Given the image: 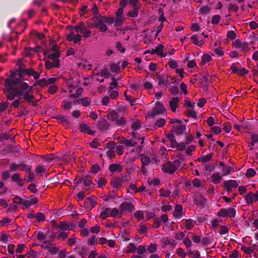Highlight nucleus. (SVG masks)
Segmentation results:
<instances>
[{
  "label": "nucleus",
  "mask_w": 258,
  "mask_h": 258,
  "mask_svg": "<svg viewBox=\"0 0 258 258\" xmlns=\"http://www.w3.org/2000/svg\"><path fill=\"white\" fill-rule=\"evenodd\" d=\"M32 89V87H29L26 83L22 82L20 77L16 78V73H13L6 80L4 91L7 98L10 100L23 96L25 100L31 102L34 99Z\"/></svg>",
  "instance_id": "nucleus-1"
},
{
  "label": "nucleus",
  "mask_w": 258,
  "mask_h": 258,
  "mask_svg": "<svg viewBox=\"0 0 258 258\" xmlns=\"http://www.w3.org/2000/svg\"><path fill=\"white\" fill-rule=\"evenodd\" d=\"M152 160H154L157 164L160 162L158 158L153 153H150L149 155L142 154L141 155V161L142 164L141 171L143 174H145L147 173L146 167L151 163Z\"/></svg>",
  "instance_id": "nucleus-2"
},
{
  "label": "nucleus",
  "mask_w": 258,
  "mask_h": 258,
  "mask_svg": "<svg viewBox=\"0 0 258 258\" xmlns=\"http://www.w3.org/2000/svg\"><path fill=\"white\" fill-rule=\"evenodd\" d=\"M105 20L106 17L100 15L94 17L91 24V27L99 29L102 32H105L107 30Z\"/></svg>",
  "instance_id": "nucleus-3"
},
{
  "label": "nucleus",
  "mask_w": 258,
  "mask_h": 258,
  "mask_svg": "<svg viewBox=\"0 0 258 258\" xmlns=\"http://www.w3.org/2000/svg\"><path fill=\"white\" fill-rule=\"evenodd\" d=\"M180 159H176L173 162L168 161L162 166V170L165 173L172 174L180 166Z\"/></svg>",
  "instance_id": "nucleus-4"
},
{
  "label": "nucleus",
  "mask_w": 258,
  "mask_h": 258,
  "mask_svg": "<svg viewBox=\"0 0 258 258\" xmlns=\"http://www.w3.org/2000/svg\"><path fill=\"white\" fill-rule=\"evenodd\" d=\"M67 85L68 87V91L72 93L70 97L71 98H76L78 97L79 95H80L83 91V89L79 88L77 89L75 86L73 85V81L72 80H69L67 81Z\"/></svg>",
  "instance_id": "nucleus-5"
},
{
  "label": "nucleus",
  "mask_w": 258,
  "mask_h": 258,
  "mask_svg": "<svg viewBox=\"0 0 258 258\" xmlns=\"http://www.w3.org/2000/svg\"><path fill=\"white\" fill-rule=\"evenodd\" d=\"M44 53L46 56L51 60H58L59 54L56 45H53L51 49L45 50Z\"/></svg>",
  "instance_id": "nucleus-6"
},
{
  "label": "nucleus",
  "mask_w": 258,
  "mask_h": 258,
  "mask_svg": "<svg viewBox=\"0 0 258 258\" xmlns=\"http://www.w3.org/2000/svg\"><path fill=\"white\" fill-rule=\"evenodd\" d=\"M73 29L77 33L83 34V37L85 38L89 37L91 34V31L88 30L83 23L74 27Z\"/></svg>",
  "instance_id": "nucleus-7"
},
{
  "label": "nucleus",
  "mask_w": 258,
  "mask_h": 258,
  "mask_svg": "<svg viewBox=\"0 0 258 258\" xmlns=\"http://www.w3.org/2000/svg\"><path fill=\"white\" fill-rule=\"evenodd\" d=\"M219 217H228L230 218L234 217L236 215V211L233 208H228V209H222L217 213Z\"/></svg>",
  "instance_id": "nucleus-8"
},
{
  "label": "nucleus",
  "mask_w": 258,
  "mask_h": 258,
  "mask_svg": "<svg viewBox=\"0 0 258 258\" xmlns=\"http://www.w3.org/2000/svg\"><path fill=\"white\" fill-rule=\"evenodd\" d=\"M166 110L163 104L160 101L156 102L155 106L153 109V111L151 113V116L154 117L155 116L164 113ZM150 115V114H149Z\"/></svg>",
  "instance_id": "nucleus-9"
},
{
  "label": "nucleus",
  "mask_w": 258,
  "mask_h": 258,
  "mask_svg": "<svg viewBox=\"0 0 258 258\" xmlns=\"http://www.w3.org/2000/svg\"><path fill=\"white\" fill-rule=\"evenodd\" d=\"M119 208L123 215L125 212H132L134 209V205L132 203L124 202L120 204Z\"/></svg>",
  "instance_id": "nucleus-10"
},
{
  "label": "nucleus",
  "mask_w": 258,
  "mask_h": 258,
  "mask_svg": "<svg viewBox=\"0 0 258 258\" xmlns=\"http://www.w3.org/2000/svg\"><path fill=\"white\" fill-rule=\"evenodd\" d=\"M76 33L74 29H72V31L68 35L67 39L70 41H73L75 43H77L79 42L82 38L81 35Z\"/></svg>",
  "instance_id": "nucleus-11"
},
{
  "label": "nucleus",
  "mask_w": 258,
  "mask_h": 258,
  "mask_svg": "<svg viewBox=\"0 0 258 258\" xmlns=\"http://www.w3.org/2000/svg\"><path fill=\"white\" fill-rule=\"evenodd\" d=\"M179 99L178 97H172L169 102V106L173 112H175L178 106Z\"/></svg>",
  "instance_id": "nucleus-12"
},
{
  "label": "nucleus",
  "mask_w": 258,
  "mask_h": 258,
  "mask_svg": "<svg viewBox=\"0 0 258 258\" xmlns=\"http://www.w3.org/2000/svg\"><path fill=\"white\" fill-rule=\"evenodd\" d=\"M223 186L227 191H230L232 188L238 186V183L235 180H227L224 181Z\"/></svg>",
  "instance_id": "nucleus-13"
},
{
  "label": "nucleus",
  "mask_w": 258,
  "mask_h": 258,
  "mask_svg": "<svg viewBox=\"0 0 258 258\" xmlns=\"http://www.w3.org/2000/svg\"><path fill=\"white\" fill-rule=\"evenodd\" d=\"M186 129L185 125L182 123L181 121L177 125H173V132L177 135H181Z\"/></svg>",
  "instance_id": "nucleus-14"
},
{
  "label": "nucleus",
  "mask_w": 258,
  "mask_h": 258,
  "mask_svg": "<svg viewBox=\"0 0 258 258\" xmlns=\"http://www.w3.org/2000/svg\"><path fill=\"white\" fill-rule=\"evenodd\" d=\"M173 215L175 218L178 219H179L183 216V212L182 211V207L180 205H177L175 206Z\"/></svg>",
  "instance_id": "nucleus-15"
},
{
  "label": "nucleus",
  "mask_w": 258,
  "mask_h": 258,
  "mask_svg": "<svg viewBox=\"0 0 258 258\" xmlns=\"http://www.w3.org/2000/svg\"><path fill=\"white\" fill-rule=\"evenodd\" d=\"M68 236V233L64 231H59L54 233L52 235V238H57L58 239L64 240Z\"/></svg>",
  "instance_id": "nucleus-16"
},
{
  "label": "nucleus",
  "mask_w": 258,
  "mask_h": 258,
  "mask_svg": "<svg viewBox=\"0 0 258 258\" xmlns=\"http://www.w3.org/2000/svg\"><path fill=\"white\" fill-rule=\"evenodd\" d=\"M222 179V176L219 172H215L211 176V181L213 184H218L220 183Z\"/></svg>",
  "instance_id": "nucleus-17"
},
{
  "label": "nucleus",
  "mask_w": 258,
  "mask_h": 258,
  "mask_svg": "<svg viewBox=\"0 0 258 258\" xmlns=\"http://www.w3.org/2000/svg\"><path fill=\"white\" fill-rule=\"evenodd\" d=\"M109 170L111 172H120L122 170V166L120 163L110 164L109 166Z\"/></svg>",
  "instance_id": "nucleus-18"
},
{
  "label": "nucleus",
  "mask_w": 258,
  "mask_h": 258,
  "mask_svg": "<svg viewBox=\"0 0 258 258\" xmlns=\"http://www.w3.org/2000/svg\"><path fill=\"white\" fill-rule=\"evenodd\" d=\"M110 216L111 217H118L119 218H120L122 216V214L120 211V208L117 209L116 208H110Z\"/></svg>",
  "instance_id": "nucleus-19"
},
{
  "label": "nucleus",
  "mask_w": 258,
  "mask_h": 258,
  "mask_svg": "<svg viewBox=\"0 0 258 258\" xmlns=\"http://www.w3.org/2000/svg\"><path fill=\"white\" fill-rule=\"evenodd\" d=\"M256 193L249 192L245 196L246 202L248 204H252L256 202Z\"/></svg>",
  "instance_id": "nucleus-20"
},
{
  "label": "nucleus",
  "mask_w": 258,
  "mask_h": 258,
  "mask_svg": "<svg viewBox=\"0 0 258 258\" xmlns=\"http://www.w3.org/2000/svg\"><path fill=\"white\" fill-rule=\"evenodd\" d=\"M163 49L164 45L162 44H159L156 49H154L155 54L161 57H165L167 55V54H164L163 53Z\"/></svg>",
  "instance_id": "nucleus-21"
},
{
  "label": "nucleus",
  "mask_w": 258,
  "mask_h": 258,
  "mask_svg": "<svg viewBox=\"0 0 258 258\" xmlns=\"http://www.w3.org/2000/svg\"><path fill=\"white\" fill-rule=\"evenodd\" d=\"M53 62L47 60L45 62V67L47 69H51L52 67H58L59 66V60H52Z\"/></svg>",
  "instance_id": "nucleus-22"
},
{
  "label": "nucleus",
  "mask_w": 258,
  "mask_h": 258,
  "mask_svg": "<svg viewBox=\"0 0 258 258\" xmlns=\"http://www.w3.org/2000/svg\"><path fill=\"white\" fill-rule=\"evenodd\" d=\"M23 72H25L27 75L29 76H33L34 78L36 80L38 79L39 78V74L36 72L34 71L33 69H26L23 70Z\"/></svg>",
  "instance_id": "nucleus-23"
},
{
  "label": "nucleus",
  "mask_w": 258,
  "mask_h": 258,
  "mask_svg": "<svg viewBox=\"0 0 258 258\" xmlns=\"http://www.w3.org/2000/svg\"><path fill=\"white\" fill-rule=\"evenodd\" d=\"M182 222H184L185 228L187 230H191L193 228L194 226V222L192 219H184L182 220Z\"/></svg>",
  "instance_id": "nucleus-24"
},
{
  "label": "nucleus",
  "mask_w": 258,
  "mask_h": 258,
  "mask_svg": "<svg viewBox=\"0 0 258 258\" xmlns=\"http://www.w3.org/2000/svg\"><path fill=\"white\" fill-rule=\"evenodd\" d=\"M213 157V154H209L207 155L204 156L201 158H199L197 159L198 161H201L202 164H204L207 163L209 161H210L212 157Z\"/></svg>",
  "instance_id": "nucleus-25"
},
{
  "label": "nucleus",
  "mask_w": 258,
  "mask_h": 258,
  "mask_svg": "<svg viewBox=\"0 0 258 258\" xmlns=\"http://www.w3.org/2000/svg\"><path fill=\"white\" fill-rule=\"evenodd\" d=\"M96 204V201L92 198H89L85 202V206L88 209L93 208Z\"/></svg>",
  "instance_id": "nucleus-26"
},
{
  "label": "nucleus",
  "mask_w": 258,
  "mask_h": 258,
  "mask_svg": "<svg viewBox=\"0 0 258 258\" xmlns=\"http://www.w3.org/2000/svg\"><path fill=\"white\" fill-rule=\"evenodd\" d=\"M78 103L84 106H89L91 103V99L88 97H83L78 100Z\"/></svg>",
  "instance_id": "nucleus-27"
},
{
  "label": "nucleus",
  "mask_w": 258,
  "mask_h": 258,
  "mask_svg": "<svg viewBox=\"0 0 258 258\" xmlns=\"http://www.w3.org/2000/svg\"><path fill=\"white\" fill-rule=\"evenodd\" d=\"M137 250V247L135 244L133 243H130L126 246V253H135Z\"/></svg>",
  "instance_id": "nucleus-28"
},
{
  "label": "nucleus",
  "mask_w": 258,
  "mask_h": 258,
  "mask_svg": "<svg viewBox=\"0 0 258 258\" xmlns=\"http://www.w3.org/2000/svg\"><path fill=\"white\" fill-rule=\"evenodd\" d=\"M110 208H106L100 213V216L102 219L110 217Z\"/></svg>",
  "instance_id": "nucleus-29"
},
{
  "label": "nucleus",
  "mask_w": 258,
  "mask_h": 258,
  "mask_svg": "<svg viewBox=\"0 0 258 258\" xmlns=\"http://www.w3.org/2000/svg\"><path fill=\"white\" fill-rule=\"evenodd\" d=\"M56 118L59 120V123L62 124L63 125L66 127L68 126L70 124L69 120L66 119L64 116L61 115L57 116Z\"/></svg>",
  "instance_id": "nucleus-30"
},
{
  "label": "nucleus",
  "mask_w": 258,
  "mask_h": 258,
  "mask_svg": "<svg viewBox=\"0 0 258 258\" xmlns=\"http://www.w3.org/2000/svg\"><path fill=\"white\" fill-rule=\"evenodd\" d=\"M78 66L80 68L88 69H90L92 66L87 60H82L81 62L78 63Z\"/></svg>",
  "instance_id": "nucleus-31"
},
{
  "label": "nucleus",
  "mask_w": 258,
  "mask_h": 258,
  "mask_svg": "<svg viewBox=\"0 0 258 258\" xmlns=\"http://www.w3.org/2000/svg\"><path fill=\"white\" fill-rule=\"evenodd\" d=\"M251 142L250 144L251 147L250 148V150L253 149V147L255 143H258V135L256 134H253L251 135Z\"/></svg>",
  "instance_id": "nucleus-32"
},
{
  "label": "nucleus",
  "mask_w": 258,
  "mask_h": 258,
  "mask_svg": "<svg viewBox=\"0 0 258 258\" xmlns=\"http://www.w3.org/2000/svg\"><path fill=\"white\" fill-rule=\"evenodd\" d=\"M107 117L109 120L116 122L118 117V115L116 112L112 111L108 114Z\"/></svg>",
  "instance_id": "nucleus-33"
},
{
  "label": "nucleus",
  "mask_w": 258,
  "mask_h": 258,
  "mask_svg": "<svg viewBox=\"0 0 258 258\" xmlns=\"http://www.w3.org/2000/svg\"><path fill=\"white\" fill-rule=\"evenodd\" d=\"M12 179L13 181L16 182L18 185L20 186H23L22 181L20 178V175L19 174H14L12 177Z\"/></svg>",
  "instance_id": "nucleus-34"
},
{
  "label": "nucleus",
  "mask_w": 258,
  "mask_h": 258,
  "mask_svg": "<svg viewBox=\"0 0 258 258\" xmlns=\"http://www.w3.org/2000/svg\"><path fill=\"white\" fill-rule=\"evenodd\" d=\"M204 170L206 171L210 172L212 171L215 168V165L213 163H206L204 164H202Z\"/></svg>",
  "instance_id": "nucleus-35"
},
{
  "label": "nucleus",
  "mask_w": 258,
  "mask_h": 258,
  "mask_svg": "<svg viewBox=\"0 0 258 258\" xmlns=\"http://www.w3.org/2000/svg\"><path fill=\"white\" fill-rule=\"evenodd\" d=\"M62 106L65 110H70L72 107V102L64 100L62 101Z\"/></svg>",
  "instance_id": "nucleus-36"
},
{
  "label": "nucleus",
  "mask_w": 258,
  "mask_h": 258,
  "mask_svg": "<svg viewBox=\"0 0 258 258\" xmlns=\"http://www.w3.org/2000/svg\"><path fill=\"white\" fill-rule=\"evenodd\" d=\"M32 167L30 165H27L24 163H20L19 166V170L21 171H30L31 170Z\"/></svg>",
  "instance_id": "nucleus-37"
},
{
  "label": "nucleus",
  "mask_w": 258,
  "mask_h": 258,
  "mask_svg": "<svg viewBox=\"0 0 258 258\" xmlns=\"http://www.w3.org/2000/svg\"><path fill=\"white\" fill-rule=\"evenodd\" d=\"M211 12V8L207 6L201 7L200 9V14L202 15L209 14Z\"/></svg>",
  "instance_id": "nucleus-38"
},
{
  "label": "nucleus",
  "mask_w": 258,
  "mask_h": 258,
  "mask_svg": "<svg viewBox=\"0 0 258 258\" xmlns=\"http://www.w3.org/2000/svg\"><path fill=\"white\" fill-rule=\"evenodd\" d=\"M159 193H160V196L167 198L170 196V195L171 194V191L168 189L161 188L159 190Z\"/></svg>",
  "instance_id": "nucleus-39"
},
{
  "label": "nucleus",
  "mask_w": 258,
  "mask_h": 258,
  "mask_svg": "<svg viewBox=\"0 0 258 258\" xmlns=\"http://www.w3.org/2000/svg\"><path fill=\"white\" fill-rule=\"evenodd\" d=\"M211 60V56L209 54H205L202 57L201 63L205 64Z\"/></svg>",
  "instance_id": "nucleus-40"
},
{
  "label": "nucleus",
  "mask_w": 258,
  "mask_h": 258,
  "mask_svg": "<svg viewBox=\"0 0 258 258\" xmlns=\"http://www.w3.org/2000/svg\"><path fill=\"white\" fill-rule=\"evenodd\" d=\"M47 83L46 81V79H43L37 81L33 85L34 87L36 86H39L41 87H43L44 86H47Z\"/></svg>",
  "instance_id": "nucleus-41"
},
{
  "label": "nucleus",
  "mask_w": 258,
  "mask_h": 258,
  "mask_svg": "<svg viewBox=\"0 0 258 258\" xmlns=\"http://www.w3.org/2000/svg\"><path fill=\"white\" fill-rule=\"evenodd\" d=\"M83 182L85 186H89L91 184V181L89 179V177L86 176L80 179L79 181L77 182V184L80 182Z\"/></svg>",
  "instance_id": "nucleus-42"
},
{
  "label": "nucleus",
  "mask_w": 258,
  "mask_h": 258,
  "mask_svg": "<svg viewBox=\"0 0 258 258\" xmlns=\"http://www.w3.org/2000/svg\"><path fill=\"white\" fill-rule=\"evenodd\" d=\"M163 26V24L162 23H160L159 25H157L154 27L153 31H152L151 33H153L154 31H156V33L155 34V36L157 37L158 34L162 31Z\"/></svg>",
  "instance_id": "nucleus-43"
},
{
  "label": "nucleus",
  "mask_w": 258,
  "mask_h": 258,
  "mask_svg": "<svg viewBox=\"0 0 258 258\" xmlns=\"http://www.w3.org/2000/svg\"><path fill=\"white\" fill-rule=\"evenodd\" d=\"M97 77H100L101 78H107L109 76V73L107 70H102L100 73H97Z\"/></svg>",
  "instance_id": "nucleus-44"
},
{
  "label": "nucleus",
  "mask_w": 258,
  "mask_h": 258,
  "mask_svg": "<svg viewBox=\"0 0 258 258\" xmlns=\"http://www.w3.org/2000/svg\"><path fill=\"white\" fill-rule=\"evenodd\" d=\"M191 39L192 41V42L196 44V45H198L199 46H202L203 44V41H198V37L197 35H192L191 37Z\"/></svg>",
  "instance_id": "nucleus-45"
},
{
  "label": "nucleus",
  "mask_w": 258,
  "mask_h": 258,
  "mask_svg": "<svg viewBox=\"0 0 258 258\" xmlns=\"http://www.w3.org/2000/svg\"><path fill=\"white\" fill-rule=\"evenodd\" d=\"M134 216L138 220H141L144 218V213L142 211H136L134 213Z\"/></svg>",
  "instance_id": "nucleus-46"
},
{
  "label": "nucleus",
  "mask_w": 258,
  "mask_h": 258,
  "mask_svg": "<svg viewBox=\"0 0 258 258\" xmlns=\"http://www.w3.org/2000/svg\"><path fill=\"white\" fill-rule=\"evenodd\" d=\"M123 17L116 16L114 20V25L116 26H121L123 23Z\"/></svg>",
  "instance_id": "nucleus-47"
},
{
  "label": "nucleus",
  "mask_w": 258,
  "mask_h": 258,
  "mask_svg": "<svg viewBox=\"0 0 258 258\" xmlns=\"http://www.w3.org/2000/svg\"><path fill=\"white\" fill-rule=\"evenodd\" d=\"M46 168L42 165H38L35 169V171L38 174H43L46 171Z\"/></svg>",
  "instance_id": "nucleus-48"
},
{
  "label": "nucleus",
  "mask_w": 258,
  "mask_h": 258,
  "mask_svg": "<svg viewBox=\"0 0 258 258\" xmlns=\"http://www.w3.org/2000/svg\"><path fill=\"white\" fill-rule=\"evenodd\" d=\"M136 251L138 255H142L146 251V247L143 245H139L138 247L137 248Z\"/></svg>",
  "instance_id": "nucleus-49"
},
{
  "label": "nucleus",
  "mask_w": 258,
  "mask_h": 258,
  "mask_svg": "<svg viewBox=\"0 0 258 258\" xmlns=\"http://www.w3.org/2000/svg\"><path fill=\"white\" fill-rule=\"evenodd\" d=\"M133 10L128 12V16L131 17L135 18L138 14V10L136 7H133Z\"/></svg>",
  "instance_id": "nucleus-50"
},
{
  "label": "nucleus",
  "mask_w": 258,
  "mask_h": 258,
  "mask_svg": "<svg viewBox=\"0 0 258 258\" xmlns=\"http://www.w3.org/2000/svg\"><path fill=\"white\" fill-rule=\"evenodd\" d=\"M222 171L223 173V176H226L230 173L232 171V168L229 166H224Z\"/></svg>",
  "instance_id": "nucleus-51"
},
{
  "label": "nucleus",
  "mask_w": 258,
  "mask_h": 258,
  "mask_svg": "<svg viewBox=\"0 0 258 258\" xmlns=\"http://www.w3.org/2000/svg\"><path fill=\"white\" fill-rule=\"evenodd\" d=\"M120 69L119 64H118L113 63L110 66V70L112 72L118 73L120 71Z\"/></svg>",
  "instance_id": "nucleus-52"
},
{
  "label": "nucleus",
  "mask_w": 258,
  "mask_h": 258,
  "mask_svg": "<svg viewBox=\"0 0 258 258\" xmlns=\"http://www.w3.org/2000/svg\"><path fill=\"white\" fill-rule=\"evenodd\" d=\"M186 115L188 117H192L193 118H196L197 116V112L192 109H190L187 111Z\"/></svg>",
  "instance_id": "nucleus-53"
},
{
  "label": "nucleus",
  "mask_w": 258,
  "mask_h": 258,
  "mask_svg": "<svg viewBox=\"0 0 258 258\" xmlns=\"http://www.w3.org/2000/svg\"><path fill=\"white\" fill-rule=\"evenodd\" d=\"M123 144L127 147H130V146L132 147V146H134L135 145H136L137 144V143L134 140H126L124 141Z\"/></svg>",
  "instance_id": "nucleus-54"
},
{
  "label": "nucleus",
  "mask_w": 258,
  "mask_h": 258,
  "mask_svg": "<svg viewBox=\"0 0 258 258\" xmlns=\"http://www.w3.org/2000/svg\"><path fill=\"white\" fill-rule=\"evenodd\" d=\"M121 180L119 178H116L111 181L112 185L114 187H118L121 185Z\"/></svg>",
  "instance_id": "nucleus-55"
},
{
  "label": "nucleus",
  "mask_w": 258,
  "mask_h": 258,
  "mask_svg": "<svg viewBox=\"0 0 258 258\" xmlns=\"http://www.w3.org/2000/svg\"><path fill=\"white\" fill-rule=\"evenodd\" d=\"M231 128V125L229 122H225L223 124V130L226 133H229L230 132Z\"/></svg>",
  "instance_id": "nucleus-56"
},
{
  "label": "nucleus",
  "mask_w": 258,
  "mask_h": 258,
  "mask_svg": "<svg viewBox=\"0 0 258 258\" xmlns=\"http://www.w3.org/2000/svg\"><path fill=\"white\" fill-rule=\"evenodd\" d=\"M167 138L171 141L172 146L174 147L177 144V142L174 139V136L173 134H169L167 136Z\"/></svg>",
  "instance_id": "nucleus-57"
},
{
  "label": "nucleus",
  "mask_w": 258,
  "mask_h": 258,
  "mask_svg": "<svg viewBox=\"0 0 258 258\" xmlns=\"http://www.w3.org/2000/svg\"><path fill=\"white\" fill-rule=\"evenodd\" d=\"M220 19V16L218 15H216L213 16L211 22L214 25L217 24L219 22Z\"/></svg>",
  "instance_id": "nucleus-58"
},
{
  "label": "nucleus",
  "mask_w": 258,
  "mask_h": 258,
  "mask_svg": "<svg viewBox=\"0 0 258 258\" xmlns=\"http://www.w3.org/2000/svg\"><path fill=\"white\" fill-rule=\"evenodd\" d=\"M127 192L131 193H136L138 192V188L136 187L135 184H130L128 186Z\"/></svg>",
  "instance_id": "nucleus-59"
},
{
  "label": "nucleus",
  "mask_w": 258,
  "mask_h": 258,
  "mask_svg": "<svg viewBox=\"0 0 258 258\" xmlns=\"http://www.w3.org/2000/svg\"><path fill=\"white\" fill-rule=\"evenodd\" d=\"M165 123V120L163 118L158 119L155 123L156 126L158 127H162L164 125Z\"/></svg>",
  "instance_id": "nucleus-60"
},
{
  "label": "nucleus",
  "mask_w": 258,
  "mask_h": 258,
  "mask_svg": "<svg viewBox=\"0 0 258 258\" xmlns=\"http://www.w3.org/2000/svg\"><path fill=\"white\" fill-rule=\"evenodd\" d=\"M191 29L192 31L197 32L200 30V26L197 23H192L191 24Z\"/></svg>",
  "instance_id": "nucleus-61"
},
{
  "label": "nucleus",
  "mask_w": 258,
  "mask_h": 258,
  "mask_svg": "<svg viewBox=\"0 0 258 258\" xmlns=\"http://www.w3.org/2000/svg\"><path fill=\"white\" fill-rule=\"evenodd\" d=\"M116 47L121 53H124L125 51V48L122 46V44L119 41L117 42Z\"/></svg>",
  "instance_id": "nucleus-62"
},
{
  "label": "nucleus",
  "mask_w": 258,
  "mask_h": 258,
  "mask_svg": "<svg viewBox=\"0 0 258 258\" xmlns=\"http://www.w3.org/2000/svg\"><path fill=\"white\" fill-rule=\"evenodd\" d=\"M176 253L179 256H180L182 258H184L186 255V254L184 251V250L180 247L178 248L177 249Z\"/></svg>",
  "instance_id": "nucleus-63"
},
{
  "label": "nucleus",
  "mask_w": 258,
  "mask_h": 258,
  "mask_svg": "<svg viewBox=\"0 0 258 258\" xmlns=\"http://www.w3.org/2000/svg\"><path fill=\"white\" fill-rule=\"evenodd\" d=\"M48 249L49 252L52 254H55L57 253L58 250V249L57 247L52 245H51Z\"/></svg>",
  "instance_id": "nucleus-64"
}]
</instances>
